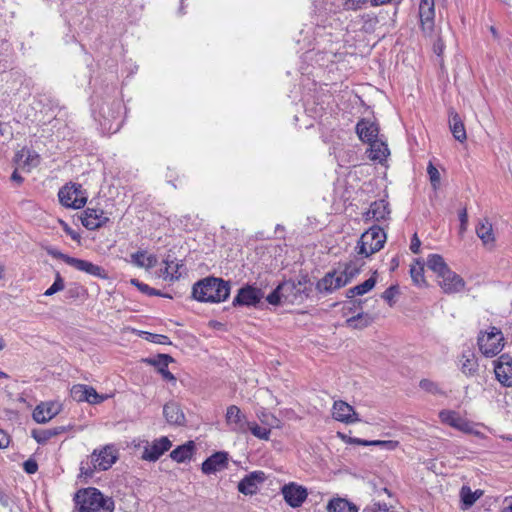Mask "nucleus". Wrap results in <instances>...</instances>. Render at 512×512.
Here are the masks:
<instances>
[{
	"mask_svg": "<svg viewBox=\"0 0 512 512\" xmlns=\"http://www.w3.org/2000/svg\"><path fill=\"white\" fill-rule=\"evenodd\" d=\"M369 5L368 0H343V6L347 10H358Z\"/></svg>",
	"mask_w": 512,
	"mask_h": 512,
	"instance_id": "obj_53",
	"label": "nucleus"
},
{
	"mask_svg": "<svg viewBox=\"0 0 512 512\" xmlns=\"http://www.w3.org/2000/svg\"><path fill=\"white\" fill-rule=\"evenodd\" d=\"M449 126L456 140H458L459 142H464L466 140L467 135L463 121L461 120L460 116L454 111L450 112Z\"/></svg>",
	"mask_w": 512,
	"mask_h": 512,
	"instance_id": "obj_34",
	"label": "nucleus"
},
{
	"mask_svg": "<svg viewBox=\"0 0 512 512\" xmlns=\"http://www.w3.org/2000/svg\"><path fill=\"white\" fill-rule=\"evenodd\" d=\"M118 459V451L113 445L95 449L91 455L80 462L79 478H91L96 471H106Z\"/></svg>",
	"mask_w": 512,
	"mask_h": 512,
	"instance_id": "obj_3",
	"label": "nucleus"
},
{
	"mask_svg": "<svg viewBox=\"0 0 512 512\" xmlns=\"http://www.w3.org/2000/svg\"><path fill=\"white\" fill-rule=\"evenodd\" d=\"M283 291V302L289 304L303 303L310 292L309 280L306 276L298 280H288L280 283Z\"/></svg>",
	"mask_w": 512,
	"mask_h": 512,
	"instance_id": "obj_7",
	"label": "nucleus"
},
{
	"mask_svg": "<svg viewBox=\"0 0 512 512\" xmlns=\"http://www.w3.org/2000/svg\"><path fill=\"white\" fill-rule=\"evenodd\" d=\"M494 372L497 380L506 387H512V357L502 354L494 361Z\"/></svg>",
	"mask_w": 512,
	"mask_h": 512,
	"instance_id": "obj_15",
	"label": "nucleus"
},
{
	"mask_svg": "<svg viewBox=\"0 0 512 512\" xmlns=\"http://www.w3.org/2000/svg\"><path fill=\"white\" fill-rule=\"evenodd\" d=\"M426 265L436 274L437 278L450 269L444 258L439 254H430L427 257Z\"/></svg>",
	"mask_w": 512,
	"mask_h": 512,
	"instance_id": "obj_39",
	"label": "nucleus"
},
{
	"mask_svg": "<svg viewBox=\"0 0 512 512\" xmlns=\"http://www.w3.org/2000/svg\"><path fill=\"white\" fill-rule=\"evenodd\" d=\"M64 289V280L59 273L56 274L54 283L45 291V296H52L53 294Z\"/></svg>",
	"mask_w": 512,
	"mask_h": 512,
	"instance_id": "obj_50",
	"label": "nucleus"
},
{
	"mask_svg": "<svg viewBox=\"0 0 512 512\" xmlns=\"http://www.w3.org/2000/svg\"><path fill=\"white\" fill-rule=\"evenodd\" d=\"M74 502L79 512H113L114 510L113 500L92 487L77 491Z\"/></svg>",
	"mask_w": 512,
	"mask_h": 512,
	"instance_id": "obj_5",
	"label": "nucleus"
},
{
	"mask_svg": "<svg viewBox=\"0 0 512 512\" xmlns=\"http://www.w3.org/2000/svg\"><path fill=\"white\" fill-rule=\"evenodd\" d=\"M390 214L389 203L384 200H378L371 203L369 210L366 212V219L375 221L386 220Z\"/></svg>",
	"mask_w": 512,
	"mask_h": 512,
	"instance_id": "obj_31",
	"label": "nucleus"
},
{
	"mask_svg": "<svg viewBox=\"0 0 512 512\" xmlns=\"http://www.w3.org/2000/svg\"><path fill=\"white\" fill-rule=\"evenodd\" d=\"M328 512H358L355 504L344 498H333L327 505Z\"/></svg>",
	"mask_w": 512,
	"mask_h": 512,
	"instance_id": "obj_35",
	"label": "nucleus"
},
{
	"mask_svg": "<svg viewBox=\"0 0 512 512\" xmlns=\"http://www.w3.org/2000/svg\"><path fill=\"white\" fill-rule=\"evenodd\" d=\"M226 423L230 429L237 433H246L248 431V422L246 415L236 405H230L226 410Z\"/></svg>",
	"mask_w": 512,
	"mask_h": 512,
	"instance_id": "obj_16",
	"label": "nucleus"
},
{
	"mask_svg": "<svg viewBox=\"0 0 512 512\" xmlns=\"http://www.w3.org/2000/svg\"><path fill=\"white\" fill-rule=\"evenodd\" d=\"M478 491L472 492L469 487L463 486L460 491L461 500L465 506V508L471 507L476 500L479 498Z\"/></svg>",
	"mask_w": 512,
	"mask_h": 512,
	"instance_id": "obj_46",
	"label": "nucleus"
},
{
	"mask_svg": "<svg viewBox=\"0 0 512 512\" xmlns=\"http://www.w3.org/2000/svg\"><path fill=\"white\" fill-rule=\"evenodd\" d=\"M475 232L483 246L492 251L496 247V237L491 222L487 219H480L475 227Z\"/></svg>",
	"mask_w": 512,
	"mask_h": 512,
	"instance_id": "obj_18",
	"label": "nucleus"
},
{
	"mask_svg": "<svg viewBox=\"0 0 512 512\" xmlns=\"http://www.w3.org/2000/svg\"><path fill=\"white\" fill-rule=\"evenodd\" d=\"M410 276L414 284L418 286L426 284L424 278V264L420 260H416L415 263L410 266Z\"/></svg>",
	"mask_w": 512,
	"mask_h": 512,
	"instance_id": "obj_43",
	"label": "nucleus"
},
{
	"mask_svg": "<svg viewBox=\"0 0 512 512\" xmlns=\"http://www.w3.org/2000/svg\"><path fill=\"white\" fill-rule=\"evenodd\" d=\"M316 9V27L314 45L309 52L315 51V61L320 66H327L341 58L343 45V27L332 0H314Z\"/></svg>",
	"mask_w": 512,
	"mask_h": 512,
	"instance_id": "obj_1",
	"label": "nucleus"
},
{
	"mask_svg": "<svg viewBox=\"0 0 512 512\" xmlns=\"http://www.w3.org/2000/svg\"><path fill=\"white\" fill-rule=\"evenodd\" d=\"M356 133L358 137L369 144L378 140V125L370 119H361L356 125Z\"/></svg>",
	"mask_w": 512,
	"mask_h": 512,
	"instance_id": "obj_23",
	"label": "nucleus"
},
{
	"mask_svg": "<svg viewBox=\"0 0 512 512\" xmlns=\"http://www.w3.org/2000/svg\"><path fill=\"white\" fill-rule=\"evenodd\" d=\"M269 304L277 306L283 302V291L280 290V284L266 297Z\"/></svg>",
	"mask_w": 512,
	"mask_h": 512,
	"instance_id": "obj_51",
	"label": "nucleus"
},
{
	"mask_svg": "<svg viewBox=\"0 0 512 512\" xmlns=\"http://www.w3.org/2000/svg\"><path fill=\"white\" fill-rule=\"evenodd\" d=\"M59 202L66 208L80 209L86 204L81 185L66 184L58 192Z\"/></svg>",
	"mask_w": 512,
	"mask_h": 512,
	"instance_id": "obj_9",
	"label": "nucleus"
},
{
	"mask_svg": "<svg viewBox=\"0 0 512 512\" xmlns=\"http://www.w3.org/2000/svg\"><path fill=\"white\" fill-rule=\"evenodd\" d=\"M248 431L252 433L253 436L260 440H269L271 435V430L266 427H261L256 422H248Z\"/></svg>",
	"mask_w": 512,
	"mask_h": 512,
	"instance_id": "obj_45",
	"label": "nucleus"
},
{
	"mask_svg": "<svg viewBox=\"0 0 512 512\" xmlns=\"http://www.w3.org/2000/svg\"><path fill=\"white\" fill-rule=\"evenodd\" d=\"M16 162L21 167H27L29 170L31 167H35L39 164V155L29 149H22L16 155Z\"/></svg>",
	"mask_w": 512,
	"mask_h": 512,
	"instance_id": "obj_37",
	"label": "nucleus"
},
{
	"mask_svg": "<svg viewBox=\"0 0 512 512\" xmlns=\"http://www.w3.org/2000/svg\"><path fill=\"white\" fill-rule=\"evenodd\" d=\"M332 417L336 421L345 424H353L361 421L354 408L342 400L334 401L332 407Z\"/></svg>",
	"mask_w": 512,
	"mask_h": 512,
	"instance_id": "obj_14",
	"label": "nucleus"
},
{
	"mask_svg": "<svg viewBox=\"0 0 512 512\" xmlns=\"http://www.w3.org/2000/svg\"><path fill=\"white\" fill-rule=\"evenodd\" d=\"M389 155V150L384 142L379 140L374 141L370 144L369 158L371 160L382 162Z\"/></svg>",
	"mask_w": 512,
	"mask_h": 512,
	"instance_id": "obj_41",
	"label": "nucleus"
},
{
	"mask_svg": "<svg viewBox=\"0 0 512 512\" xmlns=\"http://www.w3.org/2000/svg\"><path fill=\"white\" fill-rule=\"evenodd\" d=\"M419 386L422 390L434 395L443 393L437 383L428 379L421 380Z\"/></svg>",
	"mask_w": 512,
	"mask_h": 512,
	"instance_id": "obj_49",
	"label": "nucleus"
},
{
	"mask_svg": "<svg viewBox=\"0 0 512 512\" xmlns=\"http://www.w3.org/2000/svg\"><path fill=\"white\" fill-rule=\"evenodd\" d=\"M230 294L228 282L221 278L206 277L193 285L192 296L199 302L219 303Z\"/></svg>",
	"mask_w": 512,
	"mask_h": 512,
	"instance_id": "obj_4",
	"label": "nucleus"
},
{
	"mask_svg": "<svg viewBox=\"0 0 512 512\" xmlns=\"http://www.w3.org/2000/svg\"><path fill=\"white\" fill-rule=\"evenodd\" d=\"M49 254L56 259H60V260L64 261L69 266H71L70 261L74 259V257L64 254L58 250H50Z\"/></svg>",
	"mask_w": 512,
	"mask_h": 512,
	"instance_id": "obj_58",
	"label": "nucleus"
},
{
	"mask_svg": "<svg viewBox=\"0 0 512 512\" xmlns=\"http://www.w3.org/2000/svg\"><path fill=\"white\" fill-rule=\"evenodd\" d=\"M440 420L460 431L464 432H470L471 431V424L469 421H467L465 418L460 416L459 413L452 411V410H442L439 413Z\"/></svg>",
	"mask_w": 512,
	"mask_h": 512,
	"instance_id": "obj_25",
	"label": "nucleus"
},
{
	"mask_svg": "<svg viewBox=\"0 0 512 512\" xmlns=\"http://www.w3.org/2000/svg\"><path fill=\"white\" fill-rule=\"evenodd\" d=\"M172 446L171 441L166 436L155 439L152 443L146 442L142 459L146 461H157Z\"/></svg>",
	"mask_w": 512,
	"mask_h": 512,
	"instance_id": "obj_13",
	"label": "nucleus"
},
{
	"mask_svg": "<svg viewBox=\"0 0 512 512\" xmlns=\"http://www.w3.org/2000/svg\"><path fill=\"white\" fill-rule=\"evenodd\" d=\"M437 282L444 293L453 294L461 292L465 287L463 278L449 269L437 278Z\"/></svg>",
	"mask_w": 512,
	"mask_h": 512,
	"instance_id": "obj_17",
	"label": "nucleus"
},
{
	"mask_svg": "<svg viewBox=\"0 0 512 512\" xmlns=\"http://www.w3.org/2000/svg\"><path fill=\"white\" fill-rule=\"evenodd\" d=\"M151 341L157 344H165L168 340L167 336L160 335V334H150Z\"/></svg>",
	"mask_w": 512,
	"mask_h": 512,
	"instance_id": "obj_64",
	"label": "nucleus"
},
{
	"mask_svg": "<svg viewBox=\"0 0 512 512\" xmlns=\"http://www.w3.org/2000/svg\"><path fill=\"white\" fill-rule=\"evenodd\" d=\"M60 224L63 227V230L73 239L78 240L79 235L63 220H60Z\"/></svg>",
	"mask_w": 512,
	"mask_h": 512,
	"instance_id": "obj_61",
	"label": "nucleus"
},
{
	"mask_svg": "<svg viewBox=\"0 0 512 512\" xmlns=\"http://www.w3.org/2000/svg\"><path fill=\"white\" fill-rule=\"evenodd\" d=\"M23 469L27 474H34L38 470V464L34 459H28L23 463Z\"/></svg>",
	"mask_w": 512,
	"mask_h": 512,
	"instance_id": "obj_57",
	"label": "nucleus"
},
{
	"mask_svg": "<svg viewBox=\"0 0 512 512\" xmlns=\"http://www.w3.org/2000/svg\"><path fill=\"white\" fill-rule=\"evenodd\" d=\"M386 241V234L379 226H372L365 231L356 246L357 254L362 257H369L383 248Z\"/></svg>",
	"mask_w": 512,
	"mask_h": 512,
	"instance_id": "obj_6",
	"label": "nucleus"
},
{
	"mask_svg": "<svg viewBox=\"0 0 512 512\" xmlns=\"http://www.w3.org/2000/svg\"><path fill=\"white\" fill-rule=\"evenodd\" d=\"M372 322V318L363 312H359L357 315L352 316L346 320V324L348 327L354 329L365 328Z\"/></svg>",
	"mask_w": 512,
	"mask_h": 512,
	"instance_id": "obj_42",
	"label": "nucleus"
},
{
	"mask_svg": "<svg viewBox=\"0 0 512 512\" xmlns=\"http://www.w3.org/2000/svg\"><path fill=\"white\" fill-rule=\"evenodd\" d=\"M285 502L292 508L300 507L308 497L307 489L295 482H289L281 488Z\"/></svg>",
	"mask_w": 512,
	"mask_h": 512,
	"instance_id": "obj_11",
	"label": "nucleus"
},
{
	"mask_svg": "<svg viewBox=\"0 0 512 512\" xmlns=\"http://www.w3.org/2000/svg\"><path fill=\"white\" fill-rule=\"evenodd\" d=\"M459 368L466 376H473L478 370V362L475 353L470 350H464L459 359Z\"/></svg>",
	"mask_w": 512,
	"mask_h": 512,
	"instance_id": "obj_32",
	"label": "nucleus"
},
{
	"mask_svg": "<svg viewBox=\"0 0 512 512\" xmlns=\"http://www.w3.org/2000/svg\"><path fill=\"white\" fill-rule=\"evenodd\" d=\"M265 480L262 471H254L246 475L238 484V490L244 495H253L258 491V485Z\"/></svg>",
	"mask_w": 512,
	"mask_h": 512,
	"instance_id": "obj_22",
	"label": "nucleus"
},
{
	"mask_svg": "<svg viewBox=\"0 0 512 512\" xmlns=\"http://www.w3.org/2000/svg\"><path fill=\"white\" fill-rule=\"evenodd\" d=\"M420 246H421V241L418 238L417 234L415 233L411 239L410 250L414 254H418L420 252Z\"/></svg>",
	"mask_w": 512,
	"mask_h": 512,
	"instance_id": "obj_59",
	"label": "nucleus"
},
{
	"mask_svg": "<svg viewBox=\"0 0 512 512\" xmlns=\"http://www.w3.org/2000/svg\"><path fill=\"white\" fill-rule=\"evenodd\" d=\"M504 337L496 327H491L489 331L481 332L478 336V346L481 353L486 357L497 355L504 346Z\"/></svg>",
	"mask_w": 512,
	"mask_h": 512,
	"instance_id": "obj_8",
	"label": "nucleus"
},
{
	"mask_svg": "<svg viewBox=\"0 0 512 512\" xmlns=\"http://www.w3.org/2000/svg\"><path fill=\"white\" fill-rule=\"evenodd\" d=\"M372 446H379L385 450H395L399 446L398 441L394 440H371Z\"/></svg>",
	"mask_w": 512,
	"mask_h": 512,
	"instance_id": "obj_54",
	"label": "nucleus"
},
{
	"mask_svg": "<svg viewBox=\"0 0 512 512\" xmlns=\"http://www.w3.org/2000/svg\"><path fill=\"white\" fill-rule=\"evenodd\" d=\"M194 451V443L192 441H188L187 443L178 446L171 453L170 457L172 460L177 463H183L187 460H190Z\"/></svg>",
	"mask_w": 512,
	"mask_h": 512,
	"instance_id": "obj_36",
	"label": "nucleus"
},
{
	"mask_svg": "<svg viewBox=\"0 0 512 512\" xmlns=\"http://www.w3.org/2000/svg\"><path fill=\"white\" fill-rule=\"evenodd\" d=\"M70 262H71V267H73L79 271L85 272L89 275H92V276H95V277H98L101 279L107 278V272L105 271V269L102 268L101 266L93 264L92 262H89V261L83 260V259H79V258H75V257Z\"/></svg>",
	"mask_w": 512,
	"mask_h": 512,
	"instance_id": "obj_29",
	"label": "nucleus"
},
{
	"mask_svg": "<svg viewBox=\"0 0 512 512\" xmlns=\"http://www.w3.org/2000/svg\"><path fill=\"white\" fill-rule=\"evenodd\" d=\"M163 415L170 425L184 426L186 423L185 414L179 403L175 401H170L164 405Z\"/></svg>",
	"mask_w": 512,
	"mask_h": 512,
	"instance_id": "obj_24",
	"label": "nucleus"
},
{
	"mask_svg": "<svg viewBox=\"0 0 512 512\" xmlns=\"http://www.w3.org/2000/svg\"><path fill=\"white\" fill-rule=\"evenodd\" d=\"M228 457L227 453L225 452H216L212 454L210 457H208L203 463H202V472L204 474H213L217 471H220L224 469L227 466Z\"/></svg>",
	"mask_w": 512,
	"mask_h": 512,
	"instance_id": "obj_26",
	"label": "nucleus"
},
{
	"mask_svg": "<svg viewBox=\"0 0 512 512\" xmlns=\"http://www.w3.org/2000/svg\"><path fill=\"white\" fill-rule=\"evenodd\" d=\"M139 290L142 292V293H145L147 295H155V296H158L160 295V292L155 290L154 288H151L149 287L147 284L143 283L142 285H139Z\"/></svg>",
	"mask_w": 512,
	"mask_h": 512,
	"instance_id": "obj_62",
	"label": "nucleus"
},
{
	"mask_svg": "<svg viewBox=\"0 0 512 512\" xmlns=\"http://www.w3.org/2000/svg\"><path fill=\"white\" fill-rule=\"evenodd\" d=\"M146 362L153 365L161 374L164 380L175 382V376L168 370L169 363L173 362V358L167 354H159L156 358L146 359Z\"/></svg>",
	"mask_w": 512,
	"mask_h": 512,
	"instance_id": "obj_27",
	"label": "nucleus"
},
{
	"mask_svg": "<svg viewBox=\"0 0 512 512\" xmlns=\"http://www.w3.org/2000/svg\"><path fill=\"white\" fill-rule=\"evenodd\" d=\"M59 413V406L56 403H41L33 411V419L37 423H46Z\"/></svg>",
	"mask_w": 512,
	"mask_h": 512,
	"instance_id": "obj_28",
	"label": "nucleus"
},
{
	"mask_svg": "<svg viewBox=\"0 0 512 512\" xmlns=\"http://www.w3.org/2000/svg\"><path fill=\"white\" fill-rule=\"evenodd\" d=\"M376 275L377 273L374 272L373 275L367 280H365L363 283L348 289L346 292V297L353 298L355 296H362L368 293L376 285Z\"/></svg>",
	"mask_w": 512,
	"mask_h": 512,
	"instance_id": "obj_38",
	"label": "nucleus"
},
{
	"mask_svg": "<svg viewBox=\"0 0 512 512\" xmlns=\"http://www.w3.org/2000/svg\"><path fill=\"white\" fill-rule=\"evenodd\" d=\"M61 430H62L61 428H54V429L42 430L39 432H33V437L38 443L43 444L46 441H48L51 437L59 434L61 432Z\"/></svg>",
	"mask_w": 512,
	"mask_h": 512,
	"instance_id": "obj_47",
	"label": "nucleus"
},
{
	"mask_svg": "<svg viewBox=\"0 0 512 512\" xmlns=\"http://www.w3.org/2000/svg\"><path fill=\"white\" fill-rule=\"evenodd\" d=\"M459 220H460L459 233L463 234L467 230V226H468V214H467L466 208H463L459 212Z\"/></svg>",
	"mask_w": 512,
	"mask_h": 512,
	"instance_id": "obj_56",
	"label": "nucleus"
},
{
	"mask_svg": "<svg viewBox=\"0 0 512 512\" xmlns=\"http://www.w3.org/2000/svg\"><path fill=\"white\" fill-rule=\"evenodd\" d=\"M9 443H10V438H9L8 434L4 430L0 429V448L8 447Z\"/></svg>",
	"mask_w": 512,
	"mask_h": 512,
	"instance_id": "obj_63",
	"label": "nucleus"
},
{
	"mask_svg": "<svg viewBox=\"0 0 512 512\" xmlns=\"http://www.w3.org/2000/svg\"><path fill=\"white\" fill-rule=\"evenodd\" d=\"M130 262L139 267L151 269L157 264V257L153 254L148 255L146 251H137L131 255Z\"/></svg>",
	"mask_w": 512,
	"mask_h": 512,
	"instance_id": "obj_33",
	"label": "nucleus"
},
{
	"mask_svg": "<svg viewBox=\"0 0 512 512\" xmlns=\"http://www.w3.org/2000/svg\"><path fill=\"white\" fill-rule=\"evenodd\" d=\"M347 285V278H342L338 270L328 272L322 279L317 282L316 288L321 293H331L343 286Z\"/></svg>",
	"mask_w": 512,
	"mask_h": 512,
	"instance_id": "obj_21",
	"label": "nucleus"
},
{
	"mask_svg": "<svg viewBox=\"0 0 512 512\" xmlns=\"http://www.w3.org/2000/svg\"><path fill=\"white\" fill-rule=\"evenodd\" d=\"M421 27L426 35H431L434 29V0H421L419 4Z\"/></svg>",
	"mask_w": 512,
	"mask_h": 512,
	"instance_id": "obj_19",
	"label": "nucleus"
},
{
	"mask_svg": "<svg viewBox=\"0 0 512 512\" xmlns=\"http://www.w3.org/2000/svg\"><path fill=\"white\" fill-rule=\"evenodd\" d=\"M379 19L372 13H366L353 22V28L365 34H372L376 31Z\"/></svg>",
	"mask_w": 512,
	"mask_h": 512,
	"instance_id": "obj_30",
	"label": "nucleus"
},
{
	"mask_svg": "<svg viewBox=\"0 0 512 512\" xmlns=\"http://www.w3.org/2000/svg\"><path fill=\"white\" fill-rule=\"evenodd\" d=\"M427 173L431 182V185L434 189H437L440 185V173L438 169L433 165L432 162H429L427 166Z\"/></svg>",
	"mask_w": 512,
	"mask_h": 512,
	"instance_id": "obj_48",
	"label": "nucleus"
},
{
	"mask_svg": "<svg viewBox=\"0 0 512 512\" xmlns=\"http://www.w3.org/2000/svg\"><path fill=\"white\" fill-rule=\"evenodd\" d=\"M71 397L78 402H88L90 404H100L108 398L107 395L98 394L93 387L84 384L73 385Z\"/></svg>",
	"mask_w": 512,
	"mask_h": 512,
	"instance_id": "obj_12",
	"label": "nucleus"
},
{
	"mask_svg": "<svg viewBox=\"0 0 512 512\" xmlns=\"http://www.w3.org/2000/svg\"><path fill=\"white\" fill-rule=\"evenodd\" d=\"M263 298L264 292L262 289L246 285L238 290L232 303L234 306L256 307Z\"/></svg>",
	"mask_w": 512,
	"mask_h": 512,
	"instance_id": "obj_10",
	"label": "nucleus"
},
{
	"mask_svg": "<svg viewBox=\"0 0 512 512\" xmlns=\"http://www.w3.org/2000/svg\"><path fill=\"white\" fill-rule=\"evenodd\" d=\"M398 287L396 285H392L389 288H387L383 294L382 298L390 305L392 306L394 304V298L398 294Z\"/></svg>",
	"mask_w": 512,
	"mask_h": 512,
	"instance_id": "obj_55",
	"label": "nucleus"
},
{
	"mask_svg": "<svg viewBox=\"0 0 512 512\" xmlns=\"http://www.w3.org/2000/svg\"><path fill=\"white\" fill-rule=\"evenodd\" d=\"M123 103L116 97V87L111 86L104 95L98 92L93 96L92 114L98 122L101 131L113 134L119 131L122 125L121 111Z\"/></svg>",
	"mask_w": 512,
	"mask_h": 512,
	"instance_id": "obj_2",
	"label": "nucleus"
},
{
	"mask_svg": "<svg viewBox=\"0 0 512 512\" xmlns=\"http://www.w3.org/2000/svg\"><path fill=\"white\" fill-rule=\"evenodd\" d=\"M362 264L357 261H350L344 265V268L339 271L342 278H347V284L360 272Z\"/></svg>",
	"mask_w": 512,
	"mask_h": 512,
	"instance_id": "obj_44",
	"label": "nucleus"
},
{
	"mask_svg": "<svg viewBox=\"0 0 512 512\" xmlns=\"http://www.w3.org/2000/svg\"><path fill=\"white\" fill-rule=\"evenodd\" d=\"M165 267L161 270V276L166 281H175L178 280L181 276L180 268L183 267V264H179L176 261H164Z\"/></svg>",
	"mask_w": 512,
	"mask_h": 512,
	"instance_id": "obj_40",
	"label": "nucleus"
},
{
	"mask_svg": "<svg viewBox=\"0 0 512 512\" xmlns=\"http://www.w3.org/2000/svg\"><path fill=\"white\" fill-rule=\"evenodd\" d=\"M109 221L102 209L86 208L82 212V225L89 230H96Z\"/></svg>",
	"mask_w": 512,
	"mask_h": 512,
	"instance_id": "obj_20",
	"label": "nucleus"
},
{
	"mask_svg": "<svg viewBox=\"0 0 512 512\" xmlns=\"http://www.w3.org/2000/svg\"><path fill=\"white\" fill-rule=\"evenodd\" d=\"M258 419L261 421V423L272 426L274 422L278 421L277 418L269 413L266 409L262 408L257 411L256 413Z\"/></svg>",
	"mask_w": 512,
	"mask_h": 512,
	"instance_id": "obj_52",
	"label": "nucleus"
},
{
	"mask_svg": "<svg viewBox=\"0 0 512 512\" xmlns=\"http://www.w3.org/2000/svg\"><path fill=\"white\" fill-rule=\"evenodd\" d=\"M445 45L441 38H438L433 44V51L437 56H441L443 54Z\"/></svg>",
	"mask_w": 512,
	"mask_h": 512,
	"instance_id": "obj_60",
	"label": "nucleus"
}]
</instances>
